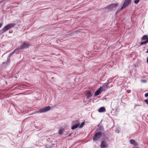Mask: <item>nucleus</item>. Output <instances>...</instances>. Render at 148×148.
Segmentation results:
<instances>
[{
    "instance_id": "f257e3e1",
    "label": "nucleus",
    "mask_w": 148,
    "mask_h": 148,
    "mask_svg": "<svg viewBox=\"0 0 148 148\" xmlns=\"http://www.w3.org/2000/svg\"><path fill=\"white\" fill-rule=\"evenodd\" d=\"M15 25L14 23H9L0 32H1V34H2L6 31L11 29L12 27H14Z\"/></svg>"
},
{
    "instance_id": "f03ea898",
    "label": "nucleus",
    "mask_w": 148,
    "mask_h": 148,
    "mask_svg": "<svg viewBox=\"0 0 148 148\" xmlns=\"http://www.w3.org/2000/svg\"><path fill=\"white\" fill-rule=\"evenodd\" d=\"M30 46V45L28 42H25L19 47L17 49H18V51L20 49H24Z\"/></svg>"
},
{
    "instance_id": "7ed1b4c3",
    "label": "nucleus",
    "mask_w": 148,
    "mask_h": 148,
    "mask_svg": "<svg viewBox=\"0 0 148 148\" xmlns=\"http://www.w3.org/2000/svg\"><path fill=\"white\" fill-rule=\"evenodd\" d=\"M102 135L101 132H99L96 133L94 136L93 140L94 141H97L101 137Z\"/></svg>"
},
{
    "instance_id": "20e7f679",
    "label": "nucleus",
    "mask_w": 148,
    "mask_h": 148,
    "mask_svg": "<svg viewBox=\"0 0 148 148\" xmlns=\"http://www.w3.org/2000/svg\"><path fill=\"white\" fill-rule=\"evenodd\" d=\"M118 4L117 3H112L109 5L107 7H105L104 9H108V11L112 10L114 8H116Z\"/></svg>"
},
{
    "instance_id": "39448f33",
    "label": "nucleus",
    "mask_w": 148,
    "mask_h": 148,
    "mask_svg": "<svg viewBox=\"0 0 148 148\" xmlns=\"http://www.w3.org/2000/svg\"><path fill=\"white\" fill-rule=\"evenodd\" d=\"M131 2V0H125L121 7V10H123Z\"/></svg>"
},
{
    "instance_id": "423d86ee",
    "label": "nucleus",
    "mask_w": 148,
    "mask_h": 148,
    "mask_svg": "<svg viewBox=\"0 0 148 148\" xmlns=\"http://www.w3.org/2000/svg\"><path fill=\"white\" fill-rule=\"evenodd\" d=\"M51 109V107L49 106H47L46 107L40 110V113H43L49 111Z\"/></svg>"
},
{
    "instance_id": "0eeeda50",
    "label": "nucleus",
    "mask_w": 148,
    "mask_h": 148,
    "mask_svg": "<svg viewBox=\"0 0 148 148\" xmlns=\"http://www.w3.org/2000/svg\"><path fill=\"white\" fill-rule=\"evenodd\" d=\"M51 109V107L49 106H47L46 107L40 110V113H43L49 111Z\"/></svg>"
},
{
    "instance_id": "6e6552de",
    "label": "nucleus",
    "mask_w": 148,
    "mask_h": 148,
    "mask_svg": "<svg viewBox=\"0 0 148 148\" xmlns=\"http://www.w3.org/2000/svg\"><path fill=\"white\" fill-rule=\"evenodd\" d=\"M108 147V145L106 141H103L101 142L100 144V147L101 148H105L107 147Z\"/></svg>"
},
{
    "instance_id": "1a4fd4ad",
    "label": "nucleus",
    "mask_w": 148,
    "mask_h": 148,
    "mask_svg": "<svg viewBox=\"0 0 148 148\" xmlns=\"http://www.w3.org/2000/svg\"><path fill=\"white\" fill-rule=\"evenodd\" d=\"M75 122V124L73 125V126L71 127V129L72 130H74L76 128H77L78 127H79V121L78 120H77L76 121H75L74 122Z\"/></svg>"
},
{
    "instance_id": "9d476101",
    "label": "nucleus",
    "mask_w": 148,
    "mask_h": 148,
    "mask_svg": "<svg viewBox=\"0 0 148 148\" xmlns=\"http://www.w3.org/2000/svg\"><path fill=\"white\" fill-rule=\"evenodd\" d=\"M102 91L105 92L108 89L107 86L106 85V84H104L101 87H100Z\"/></svg>"
},
{
    "instance_id": "9b49d317",
    "label": "nucleus",
    "mask_w": 148,
    "mask_h": 148,
    "mask_svg": "<svg viewBox=\"0 0 148 148\" xmlns=\"http://www.w3.org/2000/svg\"><path fill=\"white\" fill-rule=\"evenodd\" d=\"M102 91L100 88H99L95 92V95L97 96L99 95H100L102 92Z\"/></svg>"
},
{
    "instance_id": "f8f14e48",
    "label": "nucleus",
    "mask_w": 148,
    "mask_h": 148,
    "mask_svg": "<svg viewBox=\"0 0 148 148\" xmlns=\"http://www.w3.org/2000/svg\"><path fill=\"white\" fill-rule=\"evenodd\" d=\"M130 143L131 144L135 146H136L138 145L137 143L134 140L132 139L130 140Z\"/></svg>"
},
{
    "instance_id": "ddd939ff",
    "label": "nucleus",
    "mask_w": 148,
    "mask_h": 148,
    "mask_svg": "<svg viewBox=\"0 0 148 148\" xmlns=\"http://www.w3.org/2000/svg\"><path fill=\"white\" fill-rule=\"evenodd\" d=\"M98 111L100 112H105L106 111V109L104 107H101L98 110Z\"/></svg>"
},
{
    "instance_id": "4468645a",
    "label": "nucleus",
    "mask_w": 148,
    "mask_h": 148,
    "mask_svg": "<svg viewBox=\"0 0 148 148\" xmlns=\"http://www.w3.org/2000/svg\"><path fill=\"white\" fill-rule=\"evenodd\" d=\"M86 95L87 96L86 98L87 99H89L91 96V92L90 91L88 92L87 93Z\"/></svg>"
},
{
    "instance_id": "2eb2a0df",
    "label": "nucleus",
    "mask_w": 148,
    "mask_h": 148,
    "mask_svg": "<svg viewBox=\"0 0 148 148\" xmlns=\"http://www.w3.org/2000/svg\"><path fill=\"white\" fill-rule=\"evenodd\" d=\"M64 130V129H62V128H60L58 132V133H59V134L61 135L62 134Z\"/></svg>"
},
{
    "instance_id": "dca6fc26",
    "label": "nucleus",
    "mask_w": 148,
    "mask_h": 148,
    "mask_svg": "<svg viewBox=\"0 0 148 148\" xmlns=\"http://www.w3.org/2000/svg\"><path fill=\"white\" fill-rule=\"evenodd\" d=\"M106 84L107 87V88H111L112 86V84H110V82H108L107 84Z\"/></svg>"
},
{
    "instance_id": "f3484780",
    "label": "nucleus",
    "mask_w": 148,
    "mask_h": 148,
    "mask_svg": "<svg viewBox=\"0 0 148 148\" xmlns=\"http://www.w3.org/2000/svg\"><path fill=\"white\" fill-rule=\"evenodd\" d=\"M17 51H18V49H17L14 50V51L12 52H11L10 54L8 56V57L9 58L10 57L13 55V54Z\"/></svg>"
},
{
    "instance_id": "a211bd4d",
    "label": "nucleus",
    "mask_w": 148,
    "mask_h": 148,
    "mask_svg": "<svg viewBox=\"0 0 148 148\" xmlns=\"http://www.w3.org/2000/svg\"><path fill=\"white\" fill-rule=\"evenodd\" d=\"M148 38V37L147 35H145L143 36L142 38V40H146Z\"/></svg>"
},
{
    "instance_id": "6ab92c4d",
    "label": "nucleus",
    "mask_w": 148,
    "mask_h": 148,
    "mask_svg": "<svg viewBox=\"0 0 148 148\" xmlns=\"http://www.w3.org/2000/svg\"><path fill=\"white\" fill-rule=\"evenodd\" d=\"M147 43H148V38L147 40H146V41L141 42V43H140V45H142L143 44H146Z\"/></svg>"
},
{
    "instance_id": "aec40b11",
    "label": "nucleus",
    "mask_w": 148,
    "mask_h": 148,
    "mask_svg": "<svg viewBox=\"0 0 148 148\" xmlns=\"http://www.w3.org/2000/svg\"><path fill=\"white\" fill-rule=\"evenodd\" d=\"M84 124L85 123L84 122H82L80 125L79 124V127L80 128H82L84 125Z\"/></svg>"
},
{
    "instance_id": "412c9836",
    "label": "nucleus",
    "mask_w": 148,
    "mask_h": 148,
    "mask_svg": "<svg viewBox=\"0 0 148 148\" xmlns=\"http://www.w3.org/2000/svg\"><path fill=\"white\" fill-rule=\"evenodd\" d=\"M140 1V0H136L134 1V3L137 4Z\"/></svg>"
},
{
    "instance_id": "4be33fe9",
    "label": "nucleus",
    "mask_w": 148,
    "mask_h": 148,
    "mask_svg": "<svg viewBox=\"0 0 148 148\" xmlns=\"http://www.w3.org/2000/svg\"><path fill=\"white\" fill-rule=\"evenodd\" d=\"M141 82L143 83H145L147 82V81L145 79H142L141 80Z\"/></svg>"
},
{
    "instance_id": "5701e85b",
    "label": "nucleus",
    "mask_w": 148,
    "mask_h": 148,
    "mask_svg": "<svg viewBox=\"0 0 148 148\" xmlns=\"http://www.w3.org/2000/svg\"><path fill=\"white\" fill-rule=\"evenodd\" d=\"M145 102L148 105V100L146 99L145 100Z\"/></svg>"
},
{
    "instance_id": "b1692460",
    "label": "nucleus",
    "mask_w": 148,
    "mask_h": 148,
    "mask_svg": "<svg viewBox=\"0 0 148 148\" xmlns=\"http://www.w3.org/2000/svg\"><path fill=\"white\" fill-rule=\"evenodd\" d=\"M40 113V110L38 111H36L35 112V113Z\"/></svg>"
},
{
    "instance_id": "393cba45",
    "label": "nucleus",
    "mask_w": 148,
    "mask_h": 148,
    "mask_svg": "<svg viewBox=\"0 0 148 148\" xmlns=\"http://www.w3.org/2000/svg\"><path fill=\"white\" fill-rule=\"evenodd\" d=\"M145 97H147L148 96V93H146L145 94Z\"/></svg>"
},
{
    "instance_id": "a878e982",
    "label": "nucleus",
    "mask_w": 148,
    "mask_h": 148,
    "mask_svg": "<svg viewBox=\"0 0 148 148\" xmlns=\"http://www.w3.org/2000/svg\"><path fill=\"white\" fill-rule=\"evenodd\" d=\"M120 10H117V11H116V13L117 14V13H119V12L120 11Z\"/></svg>"
},
{
    "instance_id": "bb28decb",
    "label": "nucleus",
    "mask_w": 148,
    "mask_h": 148,
    "mask_svg": "<svg viewBox=\"0 0 148 148\" xmlns=\"http://www.w3.org/2000/svg\"><path fill=\"white\" fill-rule=\"evenodd\" d=\"M3 25V23H0V28Z\"/></svg>"
},
{
    "instance_id": "cd10ccee",
    "label": "nucleus",
    "mask_w": 148,
    "mask_h": 148,
    "mask_svg": "<svg viewBox=\"0 0 148 148\" xmlns=\"http://www.w3.org/2000/svg\"><path fill=\"white\" fill-rule=\"evenodd\" d=\"M71 134H70L68 136H71Z\"/></svg>"
},
{
    "instance_id": "c85d7f7f",
    "label": "nucleus",
    "mask_w": 148,
    "mask_h": 148,
    "mask_svg": "<svg viewBox=\"0 0 148 148\" xmlns=\"http://www.w3.org/2000/svg\"><path fill=\"white\" fill-rule=\"evenodd\" d=\"M146 53H148V49L147 51L146 52Z\"/></svg>"
},
{
    "instance_id": "c756f323",
    "label": "nucleus",
    "mask_w": 148,
    "mask_h": 148,
    "mask_svg": "<svg viewBox=\"0 0 148 148\" xmlns=\"http://www.w3.org/2000/svg\"><path fill=\"white\" fill-rule=\"evenodd\" d=\"M133 148H138V147H133Z\"/></svg>"
}]
</instances>
